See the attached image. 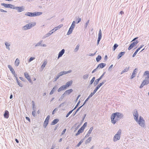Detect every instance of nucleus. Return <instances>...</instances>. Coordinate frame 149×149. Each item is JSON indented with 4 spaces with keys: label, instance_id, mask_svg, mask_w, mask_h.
<instances>
[{
    "label": "nucleus",
    "instance_id": "49",
    "mask_svg": "<svg viewBox=\"0 0 149 149\" xmlns=\"http://www.w3.org/2000/svg\"><path fill=\"white\" fill-rule=\"evenodd\" d=\"M82 107V106H81L80 107H79L78 108L77 110H76V111L75 112V113L74 114L73 116H74L76 114L78 111Z\"/></svg>",
    "mask_w": 149,
    "mask_h": 149
},
{
    "label": "nucleus",
    "instance_id": "24",
    "mask_svg": "<svg viewBox=\"0 0 149 149\" xmlns=\"http://www.w3.org/2000/svg\"><path fill=\"white\" fill-rule=\"evenodd\" d=\"M146 75L147 77L145 78L149 79V71H146L143 74V76Z\"/></svg>",
    "mask_w": 149,
    "mask_h": 149
},
{
    "label": "nucleus",
    "instance_id": "62",
    "mask_svg": "<svg viewBox=\"0 0 149 149\" xmlns=\"http://www.w3.org/2000/svg\"><path fill=\"white\" fill-rule=\"evenodd\" d=\"M104 84V83L102 81V83H100V84H99L97 86H98V87H99L100 88Z\"/></svg>",
    "mask_w": 149,
    "mask_h": 149
},
{
    "label": "nucleus",
    "instance_id": "57",
    "mask_svg": "<svg viewBox=\"0 0 149 149\" xmlns=\"http://www.w3.org/2000/svg\"><path fill=\"white\" fill-rule=\"evenodd\" d=\"M35 59V57H31L29 60V62H30Z\"/></svg>",
    "mask_w": 149,
    "mask_h": 149
},
{
    "label": "nucleus",
    "instance_id": "32",
    "mask_svg": "<svg viewBox=\"0 0 149 149\" xmlns=\"http://www.w3.org/2000/svg\"><path fill=\"white\" fill-rule=\"evenodd\" d=\"M16 80L18 85L21 87H22L23 86V85L22 83H20V81H19L17 78L16 79Z\"/></svg>",
    "mask_w": 149,
    "mask_h": 149
},
{
    "label": "nucleus",
    "instance_id": "27",
    "mask_svg": "<svg viewBox=\"0 0 149 149\" xmlns=\"http://www.w3.org/2000/svg\"><path fill=\"white\" fill-rule=\"evenodd\" d=\"M53 31H50L49 33L45 34L44 36V38H45L50 36L53 33Z\"/></svg>",
    "mask_w": 149,
    "mask_h": 149
},
{
    "label": "nucleus",
    "instance_id": "12",
    "mask_svg": "<svg viewBox=\"0 0 149 149\" xmlns=\"http://www.w3.org/2000/svg\"><path fill=\"white\" fill-rule=\"evenodd\" d=\"M24 74L25 78L27 79L31 83L32 82V81L30 77L29 76L28 74L25 72L24 73Z\"/></svg>",
    "mask_w": 149,
    "mask_h": 149
},
{
    "label": "nucleus",
    "instance_id": "60",
    "mask_svg": "<svg viewBox=\"0 0 149 149\" xmlns=\"http://www.w3.org/2000/svg\"><path fill=\"white\" fill-rule=\"evenodd\" d=\"M36 108L35 107V104L34 103L32 104V109L33 110H35Z\"/></svg>",
    "mask_w": 149,
    "mask_h": 149
},
{
    "label": "nucleus",
    "instance_id": "38",
    "mask_svg": "<svg viewBox=\"0 0 149 149\" xmlns=\"http://www.w3.org/2000/svg\"><path fill=\"white\" fill-rule=\"evenodd\" d=\"M42 42V40H41L40 41H39L38 42L37 44H36L35 45V47H38L39 46H41V43Z\"/></svg>",
    "mask_w": 149,
    "mask_h": 149
},
{
    "label": "nucleus",
    "instance_id": "9",
    "mask_svg": "<svg viewBox=\"0 0 149 149\" xmlns=\"http://www.w3.org/2000/svg\"><path fill=\"white\" fill-rule=\"evenodd\" d=\"M14 9L17 10L18 12H21L24 10V8L22 6L20 7L15 6Z\"/></svg>",
    "mask_w": 149,
    "mask_h": 149
},
{
    "label": "nucleus",
    "instance_id": "45",
    "mask_svg": "<svg viewBox=\"0 0 149 149\" xmlns=\"http://www.w3.org/2000/svg\"><path fill=\"white\" fill-rule=\"evenodd\" d=\"M60 75H61V76L64 74H67V73L66 71H62L60 72Z\"/></svg>",
    "mask_w": 149,
    "mask_h": 149
},
{
    "label": "nucleus",
    "instance_id": "2",
    "mask_svg": "<svg viewBox=\"0 0 149 149\" xmlns=\"http://www.w3.org/2000/svg\"><path fill=\"white\" fill-rule=\"evenodd\" d=\"M123 114L119 112H116L113 113L112 114V117H113L112 118V121L113 122L114 121H113V119H114L115 116H116L117 118H118L119 119H120L123 118Z\"/></svg>",
    "mask_w": 149,
    "mask_h": 149
},
{
    "label": "nucleus",
    "instance_id": "35",
    "mask_svg": "<svg viewBox=\"0 0 149 149\" xmlns=\"http://www.w3.org/2000/svg\"><path fill=\"white\" fill-rule=\"evenodd\" d=\"M99 88L100 87H98V86H97L94 90L93 92H92L91 93L93 95L95 94V93L99 89Z\"/></svg>",
    "mask_w": 149,
    "mask_h": 149
},
{
    "label": "nucleus",
    "instance_id": "26",
    "mask_svg": "<svg viewBox=\"0 0 149 149\" xmlns=\"http://www.w3.org/2000/svg\"><path fill=\"white\" fill-rule=\"evenodd\" d=\"M5 44L6 45V48L8 50H10V48L9 47V46L10 45V43L6 42H5Z\"/></svg>",
    "mask_w": 149,
    "mask_h": 149
},
{
    "label": "nucleus",
    "instance_id": "10",
    "mask_svg": "<svg viewBox=\"0 0 149 149\" xmlns=\"http://www.w3.org/2000/svg\"><path fill=\"white\" fill-rule=\"evenodd\" d=\"M138 70L137 68H135L133 70L132 74L130 77V79H132L134 78L135 77V75L136 74V72L137 73Z\"/></svg>",
    "mask_w": 149,
    "mask_h": 149
},
{
    "label": "nucleus",
    "instance_id": "41",
    "mask_svg": "<svg viewBox=\"0 0 149 149\" xmlns=\"http://www.w3.org/2000/svg\"><path fill=\"white\" fill-rule=\"evenodd\" d=\"M139 50H140L138 48L135 51V52H134V53L132 55V57H134L136 55L137 53Z\"/></svg>",
    "mask_w": 149,
    "mask_h": 149
},
{
    "label": "nucleus",
    "instance_id": "54",
    "mask_svg": "<svg viewBox=\"0 0 149 149\" xmlns=\"http://www.w3.org/2000/svg\"><path fill=\"white\" fill-rule=\"evenodd\" d=\"M133 47V46L132 45V44H131L129 47L128 49L129 50H130L132 49Z\"/></svg>",
    "mask_w": 149,
    "mask_h": 149
},
{
    "label": "nucleus",
    "instance_id": "48",
    "mask_svg": "<svg viewBox=\"0 0 149 149\" xmlns=\"http://www.w3.org/2000/svg\"><path fill=\"white\" fill-rule=\"evenodd\" d=\"M65 95L64 93L63 94H62L61 95V98L59 99V100H58L59 101H61L62 100V99L64 97Z\"/></svg>",
    "mask_w": 149,
    "mask_h": 149
},
{
    "label": "nucleus",
    "instance_id": "44",
    "mask_svg": "<svg viewBox=\"0 0 149 149\" xmlns=\"http://www.w3.org/2000/svg\"><path fill=\"white\" fill-rule=\"evenodd\" d=\"M83 132L80 129H79L77 133L75 134L76 136H77L79 134Z\"/></svg>",
    "mask_w": 149,
    "mask_h": 149
},
{
    "label": "nucleus",
    "instance_id": "1",
    "mask_svg": "<svg viewBox=\"0 0 149 149\" xmlns=\"http://www.w3.org/2000/svg\"><path fill=\"white\" fill-rule=\"evenodd\" d=\"M121 132V129H119L113 138V141L114 142L119 140L120 139Z\"/></svg>",
    "mask_w": 149,
    "mask_h": 149
},
{
    "label": "nucleus",
    "instance_id": "23",
    "mask_svg": "<svg viewBox=\"0 0 149 149\" xmlns=\"http://www.w3.org/2000/svg\"><path fill=\"white\" fill-rule=\"evenodd\" d=\"M57 89V86H54L53 88L52 89V90L50 91L49 94L50 95H51L56 90V89Z\"/></svg>",
    "mask_w": 149,
    "mask_h": 149
},
{
    "label": "nucleus",
    "instance_id": "25",
    "mask_svg": "<svg viewBox=\"0 0 149 149\" xmlns=\"http://www.w3.org/2000/svg\"><path fill=\"white\" fill-rule=\"evenodd\" d=\"M106 65L105 63H101L99 64L97 66V67L98 68L100 67V68H102L104 67Z\"/></svg>",
    "mask_w": 149,
    "mask_h": 149
},
{
    "label": "nucleus",
    "instance_id": "51",
    "mask_svg": "<svg viewBox=\"0 0 149 149\" xmlns=\"http://www.w3.org/2000/svg\"><path fill=\"white\" fill-rule=\"evenodd\" d=\"M80 101L79 100L78 101V103H77V104H76V106H75L74 108L73 109L74 110H75V109H76L78 107V106L79 105V103H80Z\"/></svg>",
    "mask_w": 149,
    "mask_h": 149
},
{
    "label": "nucleus",
    "instance_id": "64",
    "mask_svg": "<svg viewBox=\"0 0 149 149\" xmlns=\"http://www.w3.org/2000/svg\"><path fill=\"white\" fill-rule=\"evenodd\" d=\"M93 95L91 93L88 96V98H87V99L88 100Z\"/></svg>",
    "mask_w": 149,
    "mask_h": 149
},
{
    "label": "nucleus",
    "instance_id": "59",
    "mask_svg": "<svg viewBox=\"0 0 149 149\" xmlns=\"http://www.w3.org/2000/svg\"><path fill=\"white\" fill-rule=\"evenodd\" d=\"M66 129H65L63 131L61 134V136L63 135L65 133L66 131Z\"/></svg>",
    "mask_w": 149,
    "mask_h": 149
},
{
    "label": "nucleus",
    "instance_id": "43",
    "mask_svg": "<svg viewBox=\"0 0 149 149\" xmlns=\"http://www.w3.org/2000/svg\"><path fill=\"white\" fill-rule=\"evenodd\" d=\"M118 46V45L117 44H115L113 46V51H115Z\"/></svg>",
    "mask_w": 149,
    "mask_h": 149
},
{
    "label": "nucleus",
    "instance_id": "52",
    "mask_svg": "<svg viewBox=\"0 0 149 149\" xmlns=\"http://www.w3.org/2000/svg\"><path fill=\"white\" fill-rule=\"evenodd\" d=\"M46 63L45 62H44L41 65V68L43 69L45 67Z\"/></svg>",
    "mask_w": 149,
    "mask_h": 149
},
{
    "label": "nucleus",
    "instance_id": "31",
    "mask_svg": "<svg viewBox=\"0 0 149 149\" xmlns=\"http://www.w3.org/2000/svg\"><path fill=\"white\" fill-rule=\"evenodd\" d=\"M19 63V60L18 58H17L15 62V65L16 66H17Z\"/></svg>",
    "mask_w": 149,
    "mask_h": 149
},
{
    "label": "nucleus",
    "instance_id": "30",
    "mask_svg": "<svg viewBox=\"0 0 149 149\" xmlns=\"http://www.w3.org/2000/svg\"><path fill=\"white\" fill-rule=\"evenodd\" d=\"M22 29L23 30H26L28 29H29L28 24L26 25L25 26L22 27Z\"/></svg>",
    "mask_w": 149,
    "mask_h": 149
},
{
    "label": "nucleus",
    "instance_id": "6",
    "mask_svg": "<svg viewBox=\"0 0 149 149\" xmlns=\"http://www.w3.org/2000/svg\"><path fill=\"white\" fill-rule=\"evenodd\" d=\"M105 73V72H104V73L100 76V77L98 79L95 80L94 82V84L95 85V86L97 85L98 84L99 81L104 76V74Z\"/></svg>",
    "mask_w": 149,
    "mask_h": 149
},
{
    "label": "nucleus",
    "instance_id": "22",
    "mask_svg": "<svg viewBox=\"0 0 149 149\" xmlns=\"http://www.w3.org/2000/svg\"><path fill=\"white\" fill-rule=\"evenodd\" d=\"M59 120L58 119L56 118L54 119L52 122L51 123V125H54L56 124L58 122Z\"/></svg>",
    "mask_w": 149,
    "mask_h": 149
},
{
    "label": "nucleus",
    "instance_id": "17",
    "mask_svg": "<svg viewBox=\"0 0 149 149\" xmlns=\"http://www.w3.org/2000/svg\"><path fill=\"white\" fill-rule=\"evenodd\" d=\"M28 24V26H29V29H31L32 27L35 26L36 24V23L35 22H32V23H29Z\"/></svg>",
    "mask_w": 149,
    "mask_h": 149
},
{
    "label": "nucleus",
    "instance_id": "8",
    "mask_svg": "<svg viewBox=\"0 0 149 149\" xmlns=\"http://www.w3.org/2000/svg\"><path fill=\"white\" fill-rule=\"evenodd\" d=\"M102 37V32L100 29L98 35V38L97 40V45H98Z\"/></svg>",
    "mask_w": 149,
    "mask_h": 149
},
{
    "label": "nucleus",
    "instance_id": "39",
    "mask_svg": "<svg viewBox=\"0 0 149 149\" xmlns=\"http://www.w3.org/2000/svg\"><path fill=\"white\" fill-rule=\"evenodd\" d=\"M84 139H81L76 146L77 147H79L80 145L83 143Z\"/></svg>",
    "mask_w": 149,
    "mask_h": 149
},
{
    "label": "nucleus",
    "instance_id": "3",
    "mask_svg": "<svg viewBox=\"0 0 149 149\" xmlns=\"http://www.w3.org/2000/svg\"><path fill=\"white\" fill-rule=\"evenodd\" d=\"M75 21H73L72 22V25H71V26L70 27V28H69V30L68 32V33L67 34L68 35H69L72 33V31L75 27Z\"/></svg>",
    "mask_w": 149,
    "mask_h": 149
},
{
    "label": "nucleus",
    "instance_id": "19",
    "mask_svg": "<svg viewBox=\"0 0 149 149\" xmlns=\"http://www.w3.org/2000/svg\"><path fill=\"white\" fill-rule=\"evenodd\" d=\"M25 15L26 16H28L30 17H34V13L26 12L25 13Z\"/></svg>",
    "mask_w": 149,
    "mask_h": 149
},
{
    "label": "nucleus",
    "instance_id": "50",
    "mask_svg": "<svg viewBox=\"0 0 149 149\" xmlns=\"http://www.w3.org/2000/svg\"><path fill=\"white\" fill-rule=\"evenodd\" d=\"M79 45H77L75 48L74 49V51L75 52H76L78 51V50L79 49Z\"/></svg>",
    "mask_w": 149,
    "mask_h": 149
},
{
    "label": "nucleus",
    "instance_id": "11",
    "mask_svg": "<svg viewBox=\"0 0 149 149\" xmlns=\"http://www.w3.org/2000/svg\"><path fill=\"white\" fill-rule=\"evenodd\" d=\"M112 118H113L112 117V115L111 116V123L113 124H115L119 120L118 119V118H117L116 116H115V118L113 119V121H114L113 122L112 121Z\"/></svg>",
    "mask_w": 149,
    "mask_h": 149
},
{
    "label": "nucleus",
    "instance_id": "61",
    "mask_svg": "<svg viewBox=\"0 0 149 149\" xmlns=\"http://www.w3.org/2000/svg\"><path fill=\"white\" fill-rule=\"evenodd\" d=\"M89 22V20H88L86 23L85 27L86 28Z\"/></svg>",
    "mask_w": 149,
    "mask_h": 149
},
{
    "label": "nucleus",
    "instance_id": "29",
    "mask_svg": "<svg viewBox=\"0 0 149 149\" xmlns=\"http://www.w3.org/2000/svg\"><path fill=\"white\" fill-rule=\"evenodd\" d=\"M34 17L42 15V12H34Z\"/></svg>",
    "mask_w": 149,
    "mask_h": 149
},
{
    "label": "nucleus",
    "instance_id": "33",
    "mask_svg": "<svg viewBox=\"0 0 149 149\" xmlns=\"http://www.w3.org/2000/svg\"><path fill=\"white\" fill-rule=\"evenodd\" d=\"M92 139V137H89L86 141L85 144H87L88 143H89Z\"/></svg>",
    "mask_w": 149,
    "mask_h": 149
},
{
    "label": "nucleus",
    "instance_id": "53",
    "mask_svg": "<svg viewBox=\"0 0 149 149\" xmlns=\"http://www.w3.org/2000/svg\"><path fill=\"white\" fill-rule=\"evenodd\" d=\"M81 19L80 18H78L76 20V24H78L81 21Z\"/></svg>",
    "mask_w": 149,
    "mask_h": 149
},
{
    "label": "nucleus",
    "instance_id": "16",
    "mask_svg": "<svg viewBox=\"0 0 149 149\" xmlns=\"http://www.w3.org/2000/svg\"><path fill=\"white\" fill-rule=\"evenodd\" d=\"M142 83H143V84L144 85L148 84L149 83V79L145 78V79L143 81Z\"/></svg>",
    "mask_w": 149,
    "mask_h": 149
},
{
    "label": "nucleus",
    "instance_id": "63",
    "mask_svg": "<svg viewBox=\"0 0 149 149\" xmlns=\"http://www.w3.org/2000/svg\"><path fill=\"white\" fill-rule=\"evenodd\" d=\"M104 84V83L102 81V83H100V84H99L97 86H98V87H99L100 88Z\"/></svg>",
    "mask_w": 149,
    "mask_h": 149
},
{
    "label": "nucleus",
    "instance_id": "34",
    "mask_svg": "<svg viewBox=\"0 0 149 149\" xmlns=\"http://www.w3.org/2000/svg\"><path fill=\"white\" fill-rule=\"evenodd\" d=\"M102 58V57L101 56L98 55V56L96 58V61L97 62H99Z\"/></svg>",
    "mask_w": 149,
    "mask_h": 149
},
{
    "label": "nucleus",
    "instance_id": "40",
    "mask_svg": "<svg viewBox=\"0 0 149 149\" xmlns=\"http://www.w3.org/2000/svg\"><path fill=\"white\" fill-rule=\"evenodd\" d=\"M60 73H58V74L56 77L55 78H54V81H57V80L58 79V78L60 76H61V75H60Z\"/></svg>",
    "mask_w": 149,
    "mask_h": 149
},
{
    "label": "nucleus",
    "instance_id": "14",
    "mask_svg": "<svg viewBox=\"0 0 149 149\" xmlns=\"http://www.w3.org/2000/svg\"><path fill=\"white\" fill-rule=\"evenodd\" d=\"M66 88L65 87L64 85L61 86L60 87L58 90V92H60L61 91L65 90L66 89Z\"/></svg>",
    "mask_w": 149,
    "mask_h": 149
},
{
    "label": "nucleus",
    "instance_id": "5",
    "mask_svg": "<svg viewBox=\"0 0 149 149\" xmlns=\"http://www.w3.org/2000/svg\"><path fill=\"white\" fill-rule=\"evenodd\" d=\"M1 5L6 8H8L14 9L15 6L10 4L1 3Z\"/></svg>",
    "mask_w": 149,
    "mask_h": 149
},
{
    "label": "nucleus",
    "instance_id": "18",
    "mask_svg": "<svg viewBox=\"0 0 149 149\" xmlns=\"http://www.w3.org/2000/svg\"><path fill=\"white\" fill-rule=\"evenodd\" d=\"M72 83V81L71 80L67 82L66 84L64 85L65 86L66 88H67L69 86H70Z\"/></svg>",
    "mask_w": 149,
    "mask_h": 149
},
{
    "label": "nucleus",
    "instance_id": "36",
    "mask_svg": "<svg viewBox=\"0 0 149 149\" xmlns=\"http://www.w3.org/2000/svg\"><path fill=\"white\" fill-rule=\"evenodd\" d=\"M129 67L127 68H126L122 72H121V74H122L123 73H124V72H127L128 70H129Z\"/></svg>",
    "mask_w": 149,
    "mask_h": 149
},
{
    "label": "nucleus",
    "instance_id": "42",
    "mask_svg": "<svg viewBox=\"0 0 149 149\" xmlns=\"http://www.w3.org/2000/svg\"><path fill=\"white\" fill-rule=\"evenodd\" d=\"M88 77V74H86L83 75V78L84 79H87Z\"/></svg>",
    "mask_w": 149,
    "mask_h": 149
},
{
    "label": "nucleus",
    "instance_id": "15",
    "mask_svg": "<svg viewBox=\"0 0 149 149\" xmlns=\"http://www.w3.org/2000/svg\"><path fill=\"white\" fill-rule=\"evenodd\" d=\"M4 117L6 118H8L9 116V113L8 111L7 110H6L5 111L4 113Z\"/></svg>",
    "mask_w": 149,
    "mask_h": 149
},
{
    "label": "nucleus",
    "instance_id": "4",
    "mask_svg": "<svg viewBox=\"0 0 149 149\" xmlns=\"http://www.w3.org/2000/svg\"><path fill=\"white\" fill-rule=\"evenodd\" d=\"M138 124L142 127H144L145 126V120L143 119V118L141 116L139 117V120L138 121Z\"/></svg>",
    "mask_w": 149,
    "mask_h": 149
},
{
    "label": "nucleus",
    "instance_id": "28",
    "mask_svg": "<svg viewBox=\"0 0 149 149\" xmlns=\"http://www.w3.org/2000/svg\"><path fill=\"white\" fill-rule=\"evenodd\" d=\"M8 66L12 73L13 74H14L15 73V71L13 68L10 65H8Z\"/></svg>",
    "mask_w": 149,
    "mask_h": 149
},
{
    "label": "nucleus",
    "instance_id": "56",
    "mask_svg": "<svg viewBox=\"0 0 149 149\" xmlns=\"http://www.w3.org/2000/svg\"><path fill=\"white\" fill-rule=\"evenodd\" d=\"M32 115L34 117L36 116V115L35 110H33V111L32 112Z\"/></svg>",
    "mask_w": 149,
    "mask_h": 149
},
{
    "label": "nucleus",
    "instance_id": "58",
    "mask_svg": "<svg viewBox=\"0 0 149 149\" xmlns=\"http://www.w3.org/2000/svg\"><path fill=\"white\" fill-rule=\"evenodd\" d=\"M86 114H85L84 115V116H83V118L82 119V120L81 121V123H82V122L84 121V120L85 118V117H86Z\"/></svg>",
    "mask_w": 149,
    "mask_h": 149
},
{
    "label": "nucleus",
    "instance_id": "20",
    "mask_svg": "<svg viewBox=\"0 0 149 149\" xmlns=\"http://www.w3.org/2000/svg\"><path fill=\"white\" fill-rule=\"evenodd\" d=\"M72 91L73 90L72 89H71L66 91L64 93V94L65 95H68L70 94Z\"/></svg>",
    "mask_w": 149,
    "mask_h": 149
},
{
    "label": "nucleus",
    "instance_id": "47",
    "mask_svg": "<svg viewBox=\"0 0 149 149\" xmlns=\"http://www.w3.org/2000/svg\"><path fill=\"white\" fill-rule=\"evenodd\" d=\"M95 79V77H93L92 79L91 80L90 82V85H91L94 82Z\"/></svg>",
    "mask_w": 149,
    "mask_h": 149
},
{
    "label": "nucleus",
    "instance_id": "46",
    "mask_svg": "<svg viewBox=\"0 0 149 149\" xmlns=\"http://www.w3.org/2000/svg\"><path fill=\"white\" fill-rule=\"evenodd\" d=\"M74 110L72 109L66 115V117L67 118L69 116L72 112Z\"/></svg>",
    "mask_w": 149,
    "mask_h": 149
},
{
    "label": "nucleus",
    "instance_id": "13",
    "mask_svg": "<svg viewBox=\"0 0 149 149\" xmlns=\"http://www.w3.org/2000/svg\"><path fill=\"white\" fill-rule=\"evenodd\" d=\"M65 50L64 49H62L59 53L58 55V58H59L61 57L63 54L64 53Z\"/></svg>",
    "mask_w": 149,
    "mask_h": 149
},
{
    "label": "nucleus",
    "instance_id": "21",
    "mask_svg": "<svg viewBox=\"0 0 149 149\" xmlns=\"http://www.w3.org/2000/svg\"><path fill=\"white\" fill-rule=\"evenodd\" d=\"M125 53V52H121L119 53L118 56V59H120L122 56L124 55Z\"/></svg>",
    "mask_w": 149,
    "mask_h": 149
},
{
    "label": "nucleus",
    "instance_id": "37",
    "mask_svg": "<svg viewBox=\"0 0 149 149\" xmlns=\"http://www.w3.org/2000/svg\"><path fill=\"white\" fill-rule=\"evenodd\" d=\"M49 121H46V120H45L43 125L44 127L45 128H46L47 125Z\"/></svg>",
    "mask_w": 149,
    "mask_h": 149
},
{
    "label": "nucleus",
    "instance_id": "7",
    "mask_svg": "<svg viewBox=\"0 0 149 149\" xmlns=\"http://www.w3.org/2000/svg\"><path fill=\"white\" fill-rule=\"evenodd\" d=\"M133 115L135 120L136 122H138V118L139 116L137 110H134V112L133 113Z\"/></svg>",
    "mask_w": 149,
    "mask_h": 149
},
{
    "label": "nucleus",
    "instance_id": "55",
    "mask_svg": "<svg viewBox=\"0 0 149 149\" xmlns=\"http://www.w3.org/2000/svg\"><path fill=\"white\" fill-rule=\"evenodd\" d=\"M93 127H91L90 129L89 130L88 132V133H89L91 134V132L93 130Z\"/></svg>",
    "mask_w": 149,
    "mask_h": 149
}]
</instances>
